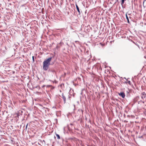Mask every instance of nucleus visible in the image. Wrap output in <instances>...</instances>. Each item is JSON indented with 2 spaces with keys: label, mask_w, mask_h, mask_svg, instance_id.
I'll return each mask as SVG.
<instances>
[{
  "label": "nucleus",
  "mask_w": 146,
  "mask_h": 146,
  "mask_svg": "<svg viewBox=\"0 0 146 146\" xmlns=\"http://www.w3.org/2000/svg\"><path fill=\"white\" fill-rule=\"evenodd\" d=\"M52 59V57H50L45 60L43 62V69L46 71L48 68L50 64V62Z\"/></svg>",
  "instance_id": "nucleus-1"
},
{
  "label": "nucleus",
  "mask_w": 146,
  "mask_h": 146,
  "mask_svg": "<svg viewBox=\"0 0 146 146\" xmlns=\"http://www.w3.org/2000/svg\"><path fill=\"white\" fill-rule=\"evenodd\" d=\"M125 83H128L130 85L131 84V82L130 81H128L127 82H125Z\"/></svg>",
  "instance_id": "nucleus-11"
},
{
  "label": "nucleus",
  "mask_w": 146,
  "mask_h": 146,
  "mask_svg": "<svg viewBox=\"0 0 146 146\" xmlns=\"http://www.w3.org/2000/svg\"><path fill=\"white\" fill-rule=\"evenodd\" d=\"M117 1H118V0H116Z\"/></svg>",
  "instance_id": "nucleus-15"
},
{
  "label": "nucleus",
  "mask_w": 146,
  "mask_h": 146,
  "mask_svg": "<svg viewBox=\"0 0 146 146\" xmlns=\"http://www.w3.org/2000/svg\"><path fill=\"white\" fill-rule=\"evenodd\" d=\"M32 59H33V62H34L35 61V60H34V56H33L32 57Z\"/></svg>",
  "instance_id": "nucleus-12"
},
{
  "label": "nucleus",
  "mask_w": 146,
  "mask_h": 146,
  "mask_svg": "<svg viewBox=\"0 0 146 146\" xmlns=\"http://www.w3.org/2000/svg\"><path fill=\"white\" fill-rule=\"evenodd\" d=\"M119 95L123 98H124L125 96V93L123 92H121L119 94Z\"/></svg>",
  "instance_id": "nucleus-4"
},
{
  "label": "nucleus",
  "mask_w": 146,
  "mask_h": 146,
  "mask_svg": "<svg viewBox=\"0 0 146 146\" xmlns=\"http://www.w3.org/2000/svg\"><path fill=\"white\" fill-rule=\"evenodd\" d=\"M76 8L79 14H80V11L79 9V8L77 4H76Z\"/></svg>",
  "instance_id": "nucleus-6"
},
{
  "label": "nucleus",
  "mask_w": 146,
  "mask_h": 146,
  "mask_svg": "<svg viewBox=\"0 0 146 146\" xmlns=\"http://www.w3.org/2000/svg\"><path fill=\"white\" fill-rule=\"evenodd\" d=\"M48 71L49 72H55V71L54 70H49Z\"/></svg>",
  "instance_id": "nucleus-10"
},
{
  "label": "nucleus",
  "mask_w": 146,
  "mask_h": 146,
  "mask_svg": "<svg viewBox=\"0 0 146 146\" xmlns=\"http://www.w3.org/2000/svg\"><path fill=\"white\" fill-rule=\"evenodd\" d=\"M126 0H121V4L122 5L123 4L124 2L125 1H126Z\"/></svg>",
  "instance_id": "nucleus-9"
},
{
  "label": "nucleus",
  "mask_w": 146,
  "mask_h": 146,
  "mask_svg": "<svg viewBox=\"0 0 146 146\" xmlns=\"http://www.w3.org/2000/svg\"><path fill=\"white\" fill-rule=\"evenodd\" d=\"M124 78L125 79H126V80H127L126 79V78H125L124 77Z\"/></svg>",
  "instance_id": "nucleus-14"
},
{
  "label": "nucleus",
  "mask_w": 146,
  "mask_h": 146,
  "mask_svg": "<svg viewBox=\"0 0 146 146\" xmlns=\"http://www.w3.org/2000/svg\"><path fill=\"white\" fill-rule=\"evenodd\" d=\"M145 1H146V0H145Z\"/></svg>",
  "instance_id": "nucleus-16"
},
{
  "label": "nucleus",
  "mask_w": 146,
  "mask_h": 146,
  "mask_svg": "<svg viewBox=\"0 0 146 146\" xmlns=\"http://www.w3.org/2000/svg\"><path fill=\"white\" fill-rule=\"evenodd\" d=\"M56 137H57V138L58 139H60V136H59V135L58 134H56Z\"/></svg>",
  "instance_id": "nucleus-8"
},
{
  "label": "nucleus",
  "mask_w": 146,
  "mask_h": 146,
  "mask_svg": "<svg viewBox=\"0 0 146 146\" xmlns=\"http://www.w3.org/2000/svg\"><path fill=\"white\" fill-rule=\"evenodd\" d=\"M28 125V124H27V125H26V129H27V127Z\"/></svg>",
  "instance_id": "nucleus-13"
},
{
  "label": "nucleus",
  "mask_w": 146,
  "mask_h": 146,
  "mask_svg": "<svg viewBox=\"0 0 146 146\" xmlns=\"http://www.w3.org/2000/svg\"><path fill=\"white\" fill-rule=\"evenodd\" d=\"M133 101L134 103L137 102L138 104L141 105L142 104H144V102H145L143 101L141 98L139 96L135 97L134 98Z\"/></svg>",
  "instance_id": "nucleus-2"
},
{
  "label": "nucleus",
  "mask_w": 146,
  "mask_h": 146,
  "mask_svg": "<svg viewBox=\"0 0 146 146\" xmlns=\"http://www.w3.org/2000/svg\"><path fill=\"white\" fill-rule=\"evenodd\" d=\"M62 98L63 99L64 102V103H65L66 102V98L65 96H64V94L63 93L62 94Z\"/></svg>",
  "instance_id": "nucleus-5"
},
{
  "label": "nucleus",
  "mask_w": 146,
  "mask_h": 146,
  "mask_svg": "<svg viewBox=\"0 0 146 146\" xmlns=\"http://www.w3.org/2000/svg\"><path fill=\"white\" fill-rule=\"evenodd\" d=\"M126 18L127 19V21L128 22V23H129V19L128 17L127 16V15L126 14Z\"/></svg>",
  "instance_id": "nucleus-7"
},
{
  "label": "nucleus",
  "mask_w": 146,
  "mask_h": 146,
  "mask_svg": "<svg viewBox=\"0 0 146 146\" xmlns=\"http://www.w3.org/2000/svg\"><path fill=\"white\" fill-rule=\"evenodd\" d=\"M141 98L142 101H145L144 104L146 105V94L144 92H142L140 94Z\"/></svg>",
  "instance_id": "nucleus-3"
}]
</instances>
